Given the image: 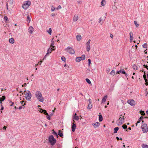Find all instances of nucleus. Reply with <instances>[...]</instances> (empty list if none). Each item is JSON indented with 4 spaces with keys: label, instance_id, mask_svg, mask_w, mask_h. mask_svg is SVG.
<instances>
[{
    "label": "nucleus",
    "instance_id": "nucleus-23",
    "mask_svg": "<svg viewBox=\"0 0 148 148\" xmlns=\"http://www.w3.org/2000/svg\"><path fill=\"white\" fill-rule=\"evenodd\" d=\"M5 99V97L4 96H3L1 97L0 98V103H2V101H3Z\"/></svg>",
    "mask_w": 148,
    "mask_h": 148
},
{
    "label": "nucleus",
    "instance_id": "nucleus-3",
    "mask_svg": "<svg viewBox=\"0 0 148 148\" xmlns=\"http://www.w3.org/2000/svg\"><path fill=\"white\" fill-rule=\"evenodd\" d=\"M31 4V2L29 1H26L23 4L22 8L24 10H27Z\"/></svg>",
    "mask_w": 148,
    "mask_h": 148
},
{
    "label": "nucleus",
    "instance_id": "nucleus-43",
    "mask_svg": "<svg viewBox=\"0 0 148 148\" xmlns=\"http://www.w3.org/2000/svg\"><path fill=\"white\" fill-rule=\"evenodd\" d=\"M61 60L63 61H65L66 60V59L64 57L62 56L61 57Z\"/></svg>",
    "mask_w": 148,
    "mask_h": 148
},
{
    "label": "nucleus",
    "instance_id": "nucleus-40",
    "mask_svg": "<svg viewBox=\"0 0 148 148\" xmlns=\"http://www.w3.org/2000/svg\"><path fill=\"white\" fill-rule=\"evenodd\" d=\"M120 72L122 73L123 74H125V72L124 70L123 69L122 70H120Z\"/></svg>",
    "mask_w": 148,
    "mask_h": 148
},
{
    "label": "nucleus",
    "instance_id": "nucleus-54",
    "mask_svg": "<svg viewBox=\"0 0 148 148\" xmlns=\"http://www.w3.org/2000/svg\"><path fill=\"white\" fill-rule=\"evenodd\" d=\"M89 102V103H91V102H92V100H91V99H89L88 100Z\"/></svg>",
    "mask_w": 148,
    "mask_h": 148
},
{
    "label": "nucleus",
    "instance_id": "nucleus-48",
    "mask_svg": "<svg viewBox=\"0 0 148 148\" xmlns=\"http://www.w3.org/2000/svg\"><path fill=\"white\" fill-rule=\"evenodd\" d=\"M43 112L44 114H46V115L48 114V113L47 112V111L46 110H44V112Z\"/></svg>",
    "mask_w": 148,
    "mask_h": 148
},
{
    "label": "nucleus",
    "instance_id": "nucleus-16",
    "mask_svg": "<svg viewBox=\"0 0 148 148\" xmlns=\"http://www.w3.org/2000/svg\"><path fill=\"white\" fill-rule=\"evenodd\" d=\"M76 127V125H75V124L73 123V125L72 126V127H71L72 130L73 132H74L75 131Z\"/></svg>",
    "mask_w": 148,
    "mask_h": 148
},
{
    "label": "nucleus",
    "instance_id": "nucleus-18",
    "mask_svg": "<svg viewBox=\"0 0 148 148\" xmlns=\"http://www.w3.org/2000/svg\"><path fill=\"white\" fill-rule=\"evenodd\" d=\"M86 51L89 52L90 50V44H86Z\"/></svg>",
    "mask_w": 148,
    "mask_h": 148
},
{
    "label": "nucleus",
    "instance_id": "nucleus-22",
    "mask_svg": "<svg viewBox=\"0 0 148 148\" xmlns=\"http://www.w3.org/2000/svg\"><path fill=\"white\" fill-rule=\"evenodd\" d=\"M58 134L60 137H62L63 136V134L61 132V131L60 130H59V132L58 133Z\"/></svg>",
    "mask_w": 148,
    "mask_h": 148
},
{
    "label": "nucleus",
    "instance_id": "nucleus-15",
    "mask_svg": "<svg viewBox=\"0 0 148 148\" xmlns=\"http://www.w3.org/2000/svg\"><path fill=\"white\" fill-rule=\"evenodd\" d=\"M99 123L98 122L95 123V124H92V125L94 126V127L96 128L98 127L99 125Z\"/></svg>",
    "mask_w": 148,
    "mask_h": 148
},
{
    "label": "nucleus",
    "instance_id": "nucleus-59",
    "mask_svg": "<svg viewBox=\"0 0 148 148\" xmlns=\"http://www.w3.org/2000/svg\"><path fill=\"white\" fill-rule=\"evenodd\" d=\"M110 37L112 38H113V37H114V36H113V35L112 34H110Z\"/></svg>",
    "mask_w": 148,
    "mask_h": 148
},
{
    "label": "nucleus",
    "instance_id": "nucleus-9",
    "mask_svg": "<svg viewBox=\"0 0 148 148\" xmlns=\"http://www.w3.org/2000/svg\"><path fill=\"white\" fill-rule=\"evenodd\" d=\"M11 103L10 104V106H11V109H14V110L13 111V113H14V112L16 111V107L15 106H13L14 104V102H12L11 101H10V103Z\"/></svg>",
    "mask_w": 148,
    "mask_h": 148
},
{
    "label": "nucleus",
    "instance_id": "nucleus-5",
    "mask_svg": "<svg viewBox=\"0 0 148 148\" xmlns=\"http://www.w3.org/2000/svg\"><path fill=\"white\" fill-rule=\"evenodd\" d=\"M65 50L70 54H74L75 53L74 49L71 47H68L65 49Z\"/></svg>",
    "mask_w": 148,
    "mask_h": 148
},
{
    "label": "nucleus",
    "instance_id": "nucleus-21",
    "mask_svg": "<svg viewBox=\"0 0 148 148\" xmlns=\"http://www.w3.org/2000/svg\"><path fill=\"white\" fill-rule=\"evenodd\" d=\"M144 74L143 75V77L144 78V79L145 81V82H147L148 81V80L147 79H146V76L145 75V71L144 72Z\"/></svg>",
    "mask_w": 148,
    "mask_h": 148
},
{
    "label": "nucleus",
    "instance_id": "nucleus-49",
    "mask_svg": "<svg viewBox=\"0 0 148 148\" xmlns=\"http://www.w3.org/2000/svg\"><path fill=\"white\" fill-rule=\"evenodd\" d=\"M62 8V7L61 6V5H59L58 6V7L56 8V9L57 10H58V9H61Z\"/></svg>",
    "mask_w": 148,
    "mask_h": 148
},
{
    "label": "nucleus",
    "instance_id": "nucleus-46",
    "mask_svg": "<svg viewBox=\"0 0 148 148\" xmlns=\"http://www.w3.org/2000/svg\"><path fill=\"white\" fill-rule=\"evenodd\" d=\"M88 66H89L90 65V64H91V60L90 59H88Z\"/></svg>",
    "mask_w": 148,
    "mask_h": 148
},
{
    "label": "nucleus",
    "instance_id": "nucleus-17",
    "mask_svg": "<svg viewBox=\"0 0 148 148\" xmlns=\"http://www.w3.org/2000/svg\"><path fill=\"white\" fill-rule=\"evenodd\" d=\"M77 114L76 113H75L74 115L73 116V118L74 119L76 120H78L79 119V116H77Z\"/></svg>",
    "mask_w": 148,
    "mask_h": 148
},
{
    "label": "nucleus",
    "instance_id": "nucleus-36",
    "mask_svg": "<svg viewBox=\"0 0 148 148\" xmlns=\"http://www.w3.org/2000/svg\"><path fill=\"white\" fill-rule=\"evenodd\" d=\"M147 43H145L143 45V47L144 48H147Z\"/></svg>",
    "mask_w": 148,
    "mask_h": 148
},
{
    "label": "nucleus",
    "instance_id": "nucleus-38",
    "mask_svg": "<svg viewBox=\"0 0 148 148\" xmlns=\"http://www.w3.org/2000/svg\"><path fill=\"white\" fill-rule=\"evenodd\" d=\"M54 42H51V45L50 46V47H52V48H54L55 47V46H54Z\"/></svg>",
    "mask_w": 148,
    "mask_h": 148
},
{
    "label": "nucleus",
    "instance_id": "nucleus-24",
    "mask_svg": "<svg viewBox=\"0 0 148 148\" xmlns=\"http://www.w3.org/2000/svg\"><path fill=\"white\" fill-rule=\"evenodd\" d=\"M47 32L50 35L51 34L52 30L51 28H49V30L47 31Z\"/></svg>",
    "mask_w": 148,
    "mask_h": 148
},
{
    "label": "nucleus",
    "instance_id": "nucleus-57",
    "mask_svg": "<svg viewBox=\"0 0 148 148\" xmlns=\"http://www.w3.org/2000/svg\"><path fill=\"white\" fill-rule=\"evenodd\" d=\"M47 54L43 58V60H44V59H45L46 58L47 56Z\"/></svg>",
    "mask_w": 148,
    "mask_h": 148
},
{
    "label": "nucleus",
    "instance_id": "nucleus-51",
    "mask_svg": "<svg viewBox=\"0 0 148 148\" xmlns=\"http://www.w3.org/2000/svg\"><path fill=\"white\" fill-rule=\"evenodd\" d=\"M44 110H43L42 109H40V112L41 113H42L44 112Z\"/></svg>",
    "mask_w": 148,
    "mask_h": 148
},
{
    "label": "nucleus",
    "instance_id": "nucleus-29",
    "mask_svg": "<svg viewBox=\"0 0 148 148\" xmlns=\"http://www.w3.org/2000/svg\"><path fill=\"white\" fill-rule=\"evenodd\" d=\"M132 67L134 69V70H136L138 69V67H137V66L136 65H133Z\"/></svg>",
    "mask_w": 148,
    "mask_h": 148
},
{
    "label": "nucleus",
    "instance_id": "nucleus-41",
    "mask_svg": "<svg viewBox=\"0 0 148 148\" xmlns=\"http://www.w3.org/2000/svg\"><path fill=\"white\" fill-rule=\"evenodd\" d=\"M51 116L50 115H49L48 114V115H47V118L49 120H51Z\"/></svg>",
    "mask_w": 148,
    "mask_h": 148
},
{
    "label": "nucleus",
    "instance_id": "nucleus-31",
    "mask_svg": "<svg viewBox=\"0 0 148 148\" xmlns=\"http://www.w3.org/2000/svg\"><path fill=\"white\" fill-rule=\"evenodd\" d=\"M119 129V128L118 127H116L114 128V133H116Z\"/></svg>",
    "mask_w": 148,
    "mask_h": 148
},
{
    "label": "nucleus",
    "instance_id": "nucleus-50",
    "mask_svg": "<svg viewBox=\"0 0 148 148\" xmlns=\"http://www.w3.org/2000/svg\"><path fill=\"white\" fill-rule=\"evenodd\" d=\"M90 40L89 39L88 40V41H87L86 44H90Z\"/></svg>",
    "mask_w": 148,
    "mask_h": 148
},
{
    "label": "nucleus",
    "instance_id": "nucleus-32",
    "mask_svg": "<svg viewBox=\"0 0 148 148\" xmlns=\"http://www.w3.org/2000/svg\"><path fill=\"white\" fill-rule=\"evenodd\" d=\"M92 105L91 103H89L88 106V109H90L92 108Z\"/></svg>",
    "mask_w": 148,
    "mask_h": 148
},
{
    "label": "nucleus",
    "instance_id": "nucleus-8",
    "mask_svg": "<svg viewBox=\"0 0 148 148\" xmlns=\"http://www.w3.org/2000/svg\"><path fill=\"white\" fill-rule=\"evenodd\" d=\"M85 59V56L84 55H82L81 57H77L75 61L77 62H79L81 60H84Z\"/></svg>",
    "mask_w": 148,
    "mask_h": 148
},
{
    "label": "nucleus",
    "instance_id": "nucleus-62",
    "mask_svg": "<svg viewBox=\"0 0 148 148\" xmlns=\"http://www.w3.org/2000/svg\"><path fill=\"white\" fill-rule=\"evenodd\" d=\"M22 108V106H21L19 107V109L20 110Z\"/></svg>",
    "mask_w": 148,
    "mask_h": 148
},
{
    "label": "nucleus",
    "instance_id": "nucleus-56",
    "mask_svg": "<svg viewBox=\"0 0 148 148\" xmlns=\"http://www.w3.org/2000/svg\"><path fill=\"white\" fill-rule=\"evenodd\" d=\"M6 128H7V127H6V126H4V127H3V129L4 130H5L6 129Z\"/></svg>",
    "mask_w": 148,
    "mask_h": 148
},
{
    "label": "nucleus",
    "instance_id": "nucleus-7",
    "mask_svg": "<svg viewBox=\"0 0 148 148\" xmlns=\"http://www.w3.org/2000/svg\"><path fill=\"white\" fill-rule=\"evenodd\" d=\"M141 128L143 132L144 133H147L148 131V128L147 125L144 124L141 126Z\"/></svg>",
    "mask_w": 148,
    "mask_h": 148
},
{
    "label": "nucleus",
    "instance_id": "nucleus-2",
    "mask_svg": "<svg viewBox=\"0 0 148 148\" xmlns=\"http://www.w3.org/2000/svg\"><path fill=\"white\" fill-rule=\"evenodd\" d=\"M125 119L124 116L122 115H120L119 119L116 121V124L118 125H122L124 122Z\"/></svg>",
    "mask_w": 148,
    "mask_h": 148
},
{
    "label": "nucleus",
    "instance_id": "nucleus-47",
    "mask_svg": "<svg viewBox=\"0 0 148 148\" xmlns=\"http://www.w3.org/2000/svg\"><path fill=\"white\" fill-rule=\"evenodd\" d=\"M55 8L54 7L52 6L51 8V10L52 12H53L54 11Z\"/></svg>",
    "mask_w": 148,
    "mask_h": 148
},
{
    "label": "nucleus",
    "instance_id": "nucleus-10",
    "mask_svg": "<svg viewBox=\"0 0 148 148\" xmlns=\"http://www.w3.org/2000/svg\"><path fill=\"white\" fill-rule=\"evenodd\" d=\"M34 30V28L32 26H31L29 27L28 28V32L30 34H32Z\"/></svg>",
    "mask_w": 148,
    "mask_h": 148
},
{
    "label": "nucleus",
    "instance_id": "nucleus-4",
    "mask_svg": "<svg viewBox=\"0 0 148 148\" xmlns=\"http://www.w3.org/2000/svg\"><path fill=\"white\" fill-rule=\"evenodd\" d=\"M48 140L49 142L52 145H54L56 143V140L52 135L49 136Z\"/></svg>",
    "mask_w": 148,
    "mask_h": 148
},
{
    "label": "nucleus",
    "instance_id": "nucleus-35",
    "mask_svg": "<svg viewBox=\"0 0 148 148\" xmlns=\"http://www.w3.org/2000/svg\"><path fill=\"white\" fill-rule=\"evenodd\" d=\"M115 72L114 70H112V71L110 72V74L111 75H112L114 76L115 75Z\"/></svg>",
    "mask_w": 148,
    "mask_h": 148
},
{
    "label": "nucleus",
    "instance_id": "nucleus-12",
    "mask_svg": "<svg viewBox=\"0 0 148 148\" xmlns=\"http://www.w3.org/2000/svg\"><path fill=\"white\" fill-rule=\"evenodd\" d=\"M129 34L130 36V42H132L133 39V33L132 32H131L129 33Z\"/></svg>",
    "mask_w": 148,
    "mask_h": 148
},
{
    "label": "nucleus",
    "instance_id": "nucleus-19",
    "mask_svg": "<svg viewBox=\"0 0 148 148\" xmlns=\"http://www.w3.org/2000/svg\"><path fill=\"white\" fill-rule=\"evenodd\" d=\"M108 97L107 95L105 96L102 99V102H105L106 100V99Z\"/></svg>",
    "mask_w": 148,
    "mask_h": 148
},
{
    "label": "nucleus",
    "instance_id": "nucleus-1",
    "mask_svg": "<svg viewBox=\"0 0 148 148\" xmlns=\"http://www.w3.org/2000/svg\"><path fill=\"white\" fill-rule=\"evenodd\" d=\"M35 96L37 99L39 101L43 102L45 99L41 93L39 91H36L35 93Z\"/></svg>",
    "mask_w": 148,
    "mask_h": 148
},
{
    "label": "nucleus",
    "instance_id": "nucleus-55",
    "mask_svg": "<svg viewBox=\"0 0 148 148\" xmlns=\"http://www.w3.org/2000/svg\"><path fill=\"white\" fill-rule=\"evenodd\" d=\"M140 123V121H138L137 122L136 124V126H137L138 124L139 123Z\"/></svg>",
    "mask_w": 148,
    "mask_h": 148
},
{
    "label": "nucleus",
    "instance_id": "nucleus-27",
    "mask_svg": "<svg viewBox=\"0 0 148 148\" xmlns=\"http://www.w3.org/2000/svg\"><path fill=\"white\" fill-rule=\"evenodd\" d=\"M4 20L5 21V22L6 23H7L8 22V18L7 17V16H5L4 17Z\"/></svg>",
    "mask_w": 148,
    "mask_h": 148
},
{
    "label": "nucleus",
    "instance_id": "nucleus-60",
    "mask_svg": "<svg viewBox=\"0 0 148 148\" xmlns=\"http://www.w3.org/2000/svg\"><path fill=\"white\" fill-rule=\"evenodd\" d=\"M51 15L52 16H55V14H53V13H52V14H51Z\"/></svg>",
    "mask_w": 148,
    "mask_h": 148
},
{
    "label": "nucleus",
    "instance_id": "nucleus-52",
    "mask_svg": "<svg viewBox=\"0 0 148 148\" xmlns=\"http://www.w3.org/2000/svg\"><path fill=\"white\" fill-rule=\"evenodd\" d=\"M143 67L146 68L148 70V66L147 65H146L145 64L143 65Z\"/></svg>",
    "mask_w": 148,
    "mask_h": 148
},
{
    "label": "nucleus",
    "instance_id": "nucleus-33",
    "mask_svg": "<svg viewBox=\"0 0 148 148\" xmlns=\"http://www.w3.org/2000/svg\"><path fill=\"white\" fill-rule=\"evenodd\" d=\"M142 147L143 148H148V145H147L143 144L142 145Z\"/></svg>",
    "mask_w": 148,
    "mask_h": 148
},
{
    "label": "nucleus",
    "instance_id": "nucleus-14",
    "mask_svg": "<svg viewBox=\"0 0 148 148\" xmlns=\"http://www.w3.org/2000/svg\"><path fill=\"white\" fill-rule=\"evenodd\" d=\"M78 16L77 15H75L73 17V20L74 21L76 22L78 20Z\"/></svg>",
    "mask_w": 148,
    "mask_h": 148
},
{
    "label": "nucleus",
    "instance_id": "nucleus-39",
    "mask_svg": "<svg viewBox=\"0 0 148 148\" xmlns=\"http://www.w3.org/2000/svg\"><path fill=\"white\" fill-rule=\"evenodd\" d=\"M134 23L136 27H138V26L139 25L138 24L137 22L136 21H134Z\"/></svg>",
    "mask_w": 148,
    "mask_h": 148
},
{
    "label": "nucleus",
    "instance_id": "nucleus-28",
    "mask_svg": "<svg viewBox=\"0 0 148 148\" xmlns=\"http://www.w3.org/2000/svg\"><path fill=\"white\" fill-rule=\"evenodd\" d=\"M14 42V40L13 38H11L10 39V43L13 44Z\"/></svg>",
    "mask_w": 148,
    "mask_h": 148
},
{
    "label": "nucleus",
    "instance_id": "nucleus-53",
    "mask_svg": "<svg viewBox=\"0 0 148 148\" xmlns=\"http://www.w3.org/2000/svg\"><path fill=\"white\" fill-rule=\"evenodd\" d=\"M143 119V117H142V116H141L139 118V119H138V120L139 121H140L141 120Z\"/></svg>",
    "mask_w": 148,
    "mask_h": 148
},
{
    "label": "nucleus",
    "instance_id": "nucleus-25",
    "mask_svg": "<svg viewBox=\"0 0 148 148\" xmlns=\"http://www.w3.org/2000/svg\"><path fill=\"white\" fill-rule=\"evenodd\" d=\"M27 22H28V23H30L31 21V18H30V17L29 15H28L27 16Z\"/></svg>",
    "mask_w": 148,
    "mask_h": 148
},
{
    "label": "nucleus",
    "instance_id": "nucleus-44",
    "mask_svg": "<svg viewBox=\"0 0 148 148\" xmlns=\"http://www.w3.org/2000/svg\"><path fill=\"white\" fill-rule=\"evenodd\" d=\"M140 113L142 115H144L145 114L144 111H140Z\"/></svg>",
    "mask_w": 148,
    "mask_h": 148
},
{
    "label": "nucleus",
    "instance_id": "nucleus-6",
    "mask_svg": "<svg viewBox=\"0 0 148 148\" xmlns=\"http://www.w3.org/2000/svg\"><path fill=\"white\" fill-rule=\"evenodd\" d=\"M25 95L26 99L27 100L30 101L32 97V94L29 91L27 90L26 91Z\"/></svg>",
    "mask_w": 148,
    "mask_h": 148
},
{
    "label": "nucleus",
    "instance_id": "nucleus-20",
    "mask_svg": "<svg viewBox=\"0 0 148 148\" xmlns=\"http://www.w3.org/2000/svg\"><path fill=\"white\" fill-rule=\"evenodd\" d=\"M76 38L78 41H79L81 39V36L80 35H77L76 36Z\"/></svg>",
    "mask_w": 148,
    "mask_h": 148
},
{
    "label": "nucleus",
    "instance_id": "nucleus-64",
    "mask_svg": "<svg viewBox=\"0 0 148 148\" xmlns=\"http://www.w3.org/2000/svg\"><path fill=\"white\" fill-rule=\"evenodd\" d=\"M144 52L145 53L147 54V51H146V50H145L144 51Z\"/></svg>",
    "mask_w": 148,
    "mask_h": 148
},
{
    "label": "nucleus",
    "instance_id": "nucleus-61",
    "mask_svg": "<svg viewBox=\"0 0 148 148\" xmlns=\"http://www.w3.org/2000/svg\"><path fill=\"white\" fill-rule=\"evenodd\" d=\"M7 10H8V3H7Z\"/></svg>",
    "mask_w": 148,
    "mask_h": 148
},
{
    "label": "nucleus",
    "instance_id": "nucleus-26",
    "mask_svg": "<svg viewBox=\"0 0 148 148\" xmlns=\"http://www.w3.org/2000/svg\"><path fill=\"white\" fill-rule=\"evenodd\" d=\"M99 119L100 122H101L103 121V117L101 115L99 116Z\"/></svg>",
    "mask_w": 148,
    "mask_h": 148
},
{
    "label": "nucleus",
    "instance_id": "nucleus-13",
    "mask_svg": "<svg viewBox=\"0 0 148 148\" xmlns=\"http://www.w3.org/2000/svg\"><path fill=\"white\" fill-rule=\"evenodd\" d=\"M54 49L53 48H49L47 50V55H48L49 53H51L52 51L54 50Z\"/></svg>",
    "mask_w": 148,
    "mask_h": 148
},
{
    "label": "nucleus",
    "instance_id": "nucleus-42",
    "mask_svg": "<svg viewBox=\"0 0 148 148\" xmlns=\"http://www.w3.org/2000/svg\"><path fill=\"white\" fill-rule=\"evenodd\" d=\"M122 127L123 128V129H125L127 128V126L125 125H124L122 126Z\"/></svg>",
    "mask_w": 148,
    "mask_h": 148
},
{
    "label": "nucleus",
    "instance_id": "nucleus-63",
    "mask_svg": "<svg viewBox=\"0 0 148 148\" xmlns=\"http://www.w3.org/2000/svg\"><path fill=\"white\" fill-rule=\"evenodd\" d=\"M90 69H87V71H88V72H90Z\"/></svg>",
    "mask_w": 148,
    "mask_h": 148
},
{
    "label": "nucleus",
    "instance_id": "nucleus-45",
    "mask_svg": "<svg viewBox=\"0 0 148 148\" xmlns=\"http://www.w3.org/2000/svg\"><path fill=\"white\" fill-rule=\"evenodd\" d=\"M14 2V0H10V4H13Z\"/></svg>",
    "mask_w": 148,
    "mask_h": 148
},
{
    "label": "nucleus",
    "instance_id": "nucleus-11",
    "mask_svg": "<svg viewBox=\"0 0 148 148\" xmlns=\"http://www.w3.org/2000/svg\"><path fill=\"white\" fill-rule=\"evenodd\" d=\"M127 103L131 106L134 105L135 104V101L132 99L128 100L127 101Z\"/></svg>",
    "mask_w": 148,
    "mask_h": 148
},
{
    "label": "nucleus",
    "instance_id": "nucleus-30",
    "mask_svg": "<svg viewBox=\"0 0 148 148\" xmlns=\"http://www.w3.org/2000/svg\"><path fill=\"white\" fill-rule=\"evenodd\" d=\"M106 3L105 0H102L101 3V5L102 6H104Z\"/></svg>",
    "mask_w": 148,
    "mask_h": 148
},
{
    "label": "nucleus",
    "instance_id": "nucleus-58",
    "mask_svg": "<svg viewBox=\"0 0 148 148\" xmlns=\"http://www.w3.org/2000/svg\"><path fill=\"white\" fill-rule=\"evenodd\" d=\"M102 19L101 18H100L99 20V23H100L102 21Z\"/></svg>",
    "mask_w": 148,
    "mask_h": 148
},
{
    "label": "nucleus",
    "instance_id": "nucleus-37",
    "mask_svg": "<svg viewBox=\"0 0 148 148\" xmlns=\"http://www.w3.org/2000/svg\"><path fill=\"white\" fill-rule=\"evenodd\" d=\"M86 81L89 84H90L91 83V81L88 78H86Z\"/></svg>",
    "mask_w": 148,
    "mask_h": 148
},
{
    "label": "nucleus",
    "instance_id": "nucleus-34",
    "mask_svg": "<svg viewBox=\"0 0 148 148\" xmlns=\"http://www.w3.org/2000/svg\"><path fill=\"white\" fill-rule=\"evenodd\" d=\"M52 131H53V133H52L54 135H55L56 136L58 137V134H57V133L54 131V130H52Z\"/></svg>",
    "mask_w": 148,
    "mask_h": 148
}]
</instances>
